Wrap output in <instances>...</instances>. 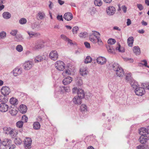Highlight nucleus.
Returning a JSON list of instances; mask_svg holds the SVG:
<instances>
[{
  "mask_svg": "<svg viewBox=\"0 0 149 149\" xmlns=\"http://www.w3.org/2000/svg\"><path fill=\"white\" fill-rule=\"evenodd\" d=\"M113 69L116 72V74L117 76L121 77L124 74V71L123 69L118 64L114 63L112 65Z\"/></svg>",
  "mask_w": 149,
  "mask_h": 149,
  "instance_id": "nucleus-1",
  "label": "nucleus"
},
{
  "mask_svg": "<svg viewBox=\"0 0 149 149\" xmlns=\"http://www.w3.org/2000/svg\"><path fill=\"white\" fill-rule=\"evenodd\" d=\"M100 34L99 32L94 31V43H97L98 45L102 46L103 42L100 38Z\"/></svg>",
  "mask_w": 149,
  "mask_h": 149,
  "instance_id": "nucleus-2",
  "label": "nucleus"
},
{
  "mask_svg": "<svg viewBox=\"0 0 149 149\" xmlns=\"http://www.w3.org/2000/svg\"><path fill=\"white\" fill-rule=\"evenodd\" d=\"M55 66L58 70L63 71L65 69V64L61 61H57L55 63Z\"/></svg>",
  "mask_w": 149,
  "mask_h": 149,
  "instance_id": "nucleus-3",
  "label": "nucleus"
},
{
  "mask_svg": "<svg viewBox=\"0 0 149 149\" xmlns=\"http://www.w3.org/2000/svg\"><path fill=\"white\" fill-rule=\"evenodd\" d=\"M49 57L53 60H56L58 58V55L57 51L55 50L52 51L49 54Z\"/></svg>",
  "mask_w": 149,
  "mask_h": 149,
  "instance_id": "nucleus-4",
  "label": "nucleus"
},
{
  "mask_svg": "<svg viewBox=\"0 0 149 149\" xmlns=\"http://www.w3.org/2000/svg\"><path fill=\"white\" fill-rule=\"evenodd\" d=\"M135 92L136 95L139 96H141L144 94L145 91L143 88L137 87L135 88Z\"/></svg>",
  "mask_w": 149,
  "mask_h": 149,
  "instance_id": "nucleus-5",
  "label": "nucleus"
},
{
  "mask_svg": "<svg viewBox=\"0 0 149 149\" xmlns=\"http://www.w3.org/2000/svg\"><path fill=\"white\" fill-rule=\"evenodd\" d=\"M31 140L30 138H26L24 140V145L26 149L31 148Z\"/></svg>",
  "mask_w": 149,
  "mask_h": 149,
  "instance_id": "nucleus-6",
  "label": "nucleus"
},
{
  "mask_svg": "<svg viewBox=\"0 0 149 149\" xmlns=\"http://www.w3.org/2000/svg\"><path fill=\"white\" fill-rule=\"evenodd\" d=\"M33 65L32 62L31 61H26L23 64L24 69L25 70H29L33 67Z\"/></svg>",
  "mask_w": 149,
  "mask_h": 149,
  "instance_id": "nucleus-7",
  "label": "nucleus"
},
{
  "mask_svg": "<svg viewBox=\"0 0 149 149\" xmlns=\"http://www.w3.org/2000/svg\"><path fill=\"white\" fill-rule=\"evenodd\" d=\"M9 108L8 106L4 102H1L0 104V111L1 112L7 111Z\"/></svg>",
  "mask_w": 149,
  "mask_h": 149,
  "instance_id": "nucleus-8",
  "label": "nucleus"
},
{
  "mask_svg": "<svg viewBox=\"0 0 149 149\" xmlns=\"http://www.w3.org/2000/svg\"><path fill=\"white\" fill-rule=\"evenodd\" d=\"M1 93L4 95H9L10 91L9 88L7 86H3L1 89Z\"/></svg>",
  "mask_w": 149,
  "mask_h": 149,
  "instance_id": "nucleus-9",
  "label": "nucleus"
},
{
  "mask_svg": "<svg viewBox=\"0 0 149 149\" xmlns=\"http://www.w3.org/2000/svg\"><path fill=\"white\" fill-rule=\"evenodd\" d=\"M44 46V42L42 40H38L35 43L34 48L36 49H40Z\"/></svg>",
  "mask_w": 149,
  "mask_h": 149,
  "instance_id": "nucleus-10",
  "label": "nucleus"
},
{
  "mask_svg": "<svg viewBox=\"0 0 149 149\" xmlns=\"http://www.w3.org/2000/svg\"><path fill=\"white\" fill-rule=\"evenodd\" d=\"M96 61L97 63L98 64L103 65L106 63L107 60L103 57L100 56L97 58Z\"/></svg>",
  "mask_w": 149,
  "mask_h": 149,
  "instance_id": "nucleus-11",
  "label": "nucleus"
},
{
  "mask_svg": "<svg viewBox=\"0 0 149 149\" xmlns=\"http://www.w3.org/2000/svg\"><path fill=\"white\" fill-rule=\"evenodd\" d=\"M148 136L147 135L144 136L142 135L139 137V141L142 144H145L148 141Z\"/></svg>",
  "mask_w": 149,
  "mask_h": 149,
  "instance_id": "nucleus-12",
  "label": "nucleus"
},
{
  "mask_svg": "<svg viewBox=\"0 0 149 149\" xmlns=\"http://www.w3.org/2000/svg\"><path fill=\"white\" fill-rule=\"evenodd\" d=\"M73 17L72 14L70 12L66 13L63 16L64 19L68 21H70L72 19Z\"/></svg>",
  "mask_w": 149,
  "mask_h": 149,
  "instance_id": "nucleus-13",
  "label": "nucleus"
},
{
  "mask_svg": "<svg viewBox=\"0 0 149 149\" xmlns=\"http://www.w3.org/2000/svg\"><path fill=\"white\" fill-rule=\"evenodd\" d=\"M12 72L14 76H17L21 74L22 70L20 68L17 67L14 69Z\"/></svg>",
  "mask_w": 149,
  "mask_h": 149,
  "instance_id": "nucleus-14",
  "label": "nucleus"
},
{
  "mask_svg": "<svg viewBox=\"0 0 149 149\" xmlns=\"http://www.w3.org/2000/svg\"><path fill=\"white\" fill-rule=\"evenodd\" d=\"M139 133L141 135H147L149 134V132L147 129L144 127H142L139 130Z\"/></svg>",
  "mask_w": 149,
  "mask_h": 149,
  "instance_id": "nucleus-15",
  "label": "nucleus"
},
{
  "mask_svg": "<svg viewBox=\"0 0 149 149\" xmlns=\"http://www.w3.org/2000/svg\"><path fill=\"white\" fill-rule=\"evenodd\" d=\"M19 110L20 112L23 114H24L26 112L27 107L26 106L23 104H21L19 107Z\"/></svg>",
  "mask_w": 149,
  "mask_h": 149,
  "instance_id": "nucleus-16",
  "label": "nucleus"
},
{
  "mask_svg": "<svg viewBox=\"0 0 149 149\" xmlns=\"http://www.w3.org/2000/svg\"><path fill=\"white\" fill-rule=\"evenodd\" d=\"M72 81V78L70 77H68L63 80L62 82L64 85H67L70 84Z\"/></svg>",
  "mask_w": 149,
  "mask_h": 149,
  "instance_id": "nucleus-17",
  "label": "nucleus"
},
{
  "mask_svg": "<svg viewBox=\"0 0 149 149\" xmlns=\"http://www.w3.org/2000/svg\"><path fill=\"white\" fill-rule=\"evenodd\" d=\"M82 98L78 97L77 96L75 97L73 100L74 102L77 104L79 105L81 103Z\"/></svg>",
  "mask_w": 149,
  "mask_h": 149,
  "instance_id": "nucleus-18",
  "label": "nucleus"
},
{
  "mask_svg": "<svg viewBox=\"0 0 149 149\" xmlns=\"http://www.w3.org/2000/svg\"><path fill=\"white\" fill-rule=\"evenodd\" d=\"M45 15L43 12H39L37 14V18L38 19H42L45 17Z\"/></svg>",
  "mask_w": 149,
  "mask_h": 149,
  "instance_id": "nucleus-19",
  "label": "nucleus"
},
{
  "mask_svg": "<svg viewBox=\"0 0 149 149\" xmlns=\"http://www.w3.org/2000/svg\"><path fill=\"white\" fill-rule=\"evenodd\" d=\"M17 133V130L15 129H12L11 131H10L9 134L12 137L14 138L16 136Z\"/></svg>",
  "mask_w": 149,
  "mask_h": 149,
  "instance_id": "nucleus-20",
  "label": "nucleus"
},
{
  "mask_svg": "<svg viewBox=\"0 0 149 149\" xmlns=\"http://www.w3.org/2000/svg\"><path fill=\"white\" fill-rule=\"evenodd\" d=\"M77 96L82 98L84 97L85 94L84 91L81 89H79L77 91Z\"/></svg>",
  "mask_w": 149,
  "mask_h": 149,
  "instance_id": "nucleus-21",
  "label": "nucleus"
},
{
  "mask_svg": "<svg viewBox=\"0 0 149 149\" xmlns=\"http://www.w3.org/2000/svg\"><path fill=\"white\" fill-rule=\"evenodd\" d=\"M106 48L109 53L112 54L115 53L114 48H113L111 45H107L106 46Z\"/></svg>",
  "mask_w": 149,
  "mask_h": 149,
  "instance_id": "nucleus-22",
  "label": "nucleus"
},
{
  "mask_svg": "<svg viewBox=\"0 0 149 149\" xmlns=\"http://www.w3.org/2000/svg\"><path fill=\"white\" fill-rule=\"evenodd\" d=\"M60 88L61 90V91L63 93L64 92H69L70 91V89L69 87L68 86H63L60 87Z\"/></svg>",
  "mask_w": 149,
  "mask_h": 149,
  "instance_id": "nucleus-23",
  "label": "nucleus"
},
{
  "mask_svg": "<svg viewBox=\"0 0 149 149\" xmlns=\"http://www.w3.org/2000/svg\"><path fill=\"white\" fill-rule=\"evenodd\" d=\"M134 41V38L133 37L131 36L129 37L127 39V42L128 45L130 47L132 46Z\"/></svg>",
  "mask_w": 149,
  "mask_h": 149,
  "instance_id": "nucleus-24",
  "label": "nucleus"
},
{
  "mask_svg": "<svg viewBox=\"0 0 149 149\" xmlns=\"http://www.w3.org/2000/svg\"><path fill=\"white\" fill-rule=\"evenodd\" d=\"M133 51L134 52L136 55H139L140 53V49L138 46L134 47Z\"/></svg>",
  "mask_w": 149,
  "mask_h": 149,
  "instance_id": "nucleus-25",
  "label": "nucleus"
},
{
  "mask_svg": "<svg viewBox=\"0 0 149 149\" xmlns=\"http://www.w3.org/2000/svg\"><path fill=\"white\" fill-rule=\"evenodd\" d=\"M129 83H130L132 87L134 88H136L138 87V83L134 79L132 80Z\"/></svg>",
  "mask_w": 149,
  "mask_h": 149,
  "instance_id": "nucleus-26",
  "label": "nucleus"
},
{
  "mask_svg": "<svg viewBox=\"0 0 149 149\" xmlns=\"http://www.w3.org/2000/svg\"><path fill=\"white\" fill-rule=\"evenodd\" d=\"M15 40L17 42H22L24 39L22 35L21 34L17 35L15 37Z\"/></svg>",
  "mask_w": 149,
  "mask_h": 149,
  "instance_id": "nucleus-27",
  "label": "nucleus"
},
{
  "mask_svg": "<svg viewBox=\"0 0 149 149\" xmlns=\"http://www.w3.org/2000/svg\"><path fill=\"white\" fill-rule=\"evenodd\" d=\"M10 102L11 104L15 105L18 104V100L17 99L13 97L10 99Z\"/></svg>",
  "mask_w": 149,
  "mask_h": 149,
  "instance_id": "nucleus-28",
  "label": "nucleus"
},
{
  "mask_svg": "<svg viewBox=\"0 0 149 149\" xmlns=\"http://www.w3.org/2000/svg\"><path fill=\"white\" fill-rule=\"evenodd\" d=\"M3 17L5 19H8L10 18L11 17L10 13L8 12H4L3 14Z\"/></svg>",
  "mask_w": 149,
  "mask_h": 149,
  "instance_id": "nucleus-29",
  "label": "nucleus"
},
{
  "mask_svg": "<svg viewBox=\"0 0 149 149\" xmlns=\"http://www.w3.org/2000/svg\"><path fill=\"white\" fill-rule=\"evenodd\" d=\"M33 126L34 129L36 130H39L40 127V125L38 122H34L33 124Z\"/></svg>",
  "mask_w": 149,
  "mask_h": 149,
  "instance_id": "nucleus-30",
  "label": "nucleus"
},
{
  "mask_svg": "<svg viewBox=\"0 0 149 149\" xmlns=\"http://www.w3.org/2000/svg\"><path fill=\"white\" fill-rule=\"evenodd\" d=\"M46 57H42L41 56H37L35 59L36 62H40L42 61L45 60Z\"/></svg>",
  "mask_w": 149,
  "mask_h": 149,
  "instance_id": "nucleus-31",
  "label": "nucleus"
},
{
  "mask_svg": "<svg viewBox=\"0 0 149 149\" xmlns=\"http://www.w3.org/2000/svg\"><path fill=\"white\" fill-rule=\"evenodd\" d=\"M6 95H1L0 96V102H6L8 100V99Z\"/></svg>",
  "mask_w": 149,
  "mask_h": 149,
  "instance_id": "nucleus-32",
  "label": "nucleus"
},
{
  "mask_svg": "<svg viewBox=\"0 0 149 149\" xmlns=\"http://www.w3.org/2000/svg\"><path fill=\"white\" fill-rule=\"evenodd\" d=\"M12 129L9 127H4L3 128V132L6 134H9Z\"/></svg>",
  "mask_w": 149,
  "mask_h": 149,
  "instance_id": "nucleus-33",
  "label": "nucleus"
},
{
  "mask_svg": "<svg viewBox=\"0 0 149 149\" xmlns=\"http://www.w3.org/2000/svg\"><path fill=\"white\" fill-rule=\"evenodd\" d=\"M27 33L29 35L30 37H32L33 36H36L39 35L40 34L39 33H36L33 31H27Z\"/></svg>",
  "mask_w": 149,
  "mask_h": 149,
  "instance_id": "nucleus-34",
  "label": "nucleus"
},
{
  "mask_svg": "<svg viewBox=\"0 0 149 149\" xmlns=\"http://www.w3.org/2000/svg\"><path fill=\"white\" fill-rule=\"evenodd\" d=\"M79 36L82 38H85L88 36V34L86 32H81L79 35Z\"/></svg>",
  "mask_w": 149,
  "mask_h": 149,
  "instance_id": "nucleus-35",
  "label": "nucleus"
},
{
  "mask_svg": "<svg viewBox=\"0 0 149 149\" xmlns=\"http://www.w3.org/2000/svg\"><path fill=\"white\" fill-rule=\"evenodd\" d=\"M80 109L82 113L85 112L87 111V107L85 104H82L80 107Z\"/></svg>",
  "mask_w": 149,
  "mask_h": 149,
  "instance_id": "nucleus-36",
  "label": "nucleus"
},
{
  "mask_svg": "<svg viewBox=\"0 0 149 149\" xmlns=\"http://www.w3.org/2000/svg\"><path fill=\"white\" fill-rule=\"evenodd\" d=\"M133 79H132V78L131 77V74L128 73L126 74L125 80L126 81H127L130 82V81H132V80Z\"/></svg>",
  "mask_w": 149,
  "mask_h": 149,
  "instance_id": "nucleus-37",
  "label": "nucleus"
},
{
  "mask_svg": "<svg viewBox=\"0 0 149 149\" xmlns=\"http://www.w3.org/2000/svg\"><path fill=\"white\" fill-rule=\"evenodd\" d=\"M9 113L12 116H15L17 113V111L15 109H11V108H9Z\"/></svg>",
  "mask_w": 149,
  "mask_h": 149,
  "instance_id": "nucleus-38",
  "label": "nucleus"
},
{
  "mask_svg": "<svg viewBox=\"0 0 149 149\" xmlns=\"http://www.w3.org/2000/svg\"><path fill=\"white\" fill-rule=\"evenodd\" d=\"M92 61V58L89 56H87L85 59L84 63H91Z\"/></svg>",
  "mask_w": 149,
  "mask_h": 149,
  "instance_id": "nucleus-39",
  "label": "nucleus"
},
{
  "mask_svg": "<svg viewBox=\"0 0 149 149\" xmlns=\"http://www.w3.org/2000/svg\"><path fill=\"white\" fill-rule=\"evenodd\" d=\"M94 3L96 6H101L102 4V2L101 0H95Z\"/></svg>",
  "mask_w": 149,
  "mask_h": 149,
  "instance_id": "nucleus-40",
  "label": "nucleus"
},
{
  "mask_svg": "<svg viewBox=\"0 0 149 149\" xmlns=\"http://www.w3.org/2000/svg\"><path fill=\"white\" fill-rule=\"evenodd\" d=\"M27 22L26 19L24 18H21L19 20V23L21 24H24Z\"/></svg>",
  "mask_w": 149,
  "mask_h": 149,
  "instance_id": "nucleus-41",
  "label": "nucleus"
},
{
  "mask_svg": "<svg viewBox=\"0 0 149 149\" xmlns=\"http://www.w3.org/2000/svg\"><path fill=\"white\" fill-rule=\"evenodd\" d=\"M116 12V10H106V12L108 15H111L114 14Z\"/></svg>",
  "mask_w": 149,
  "mask_h": 149,
  "instance_id": "nucleus-42",
  "label": "nucleus"
},
{
  "mask_svg": "<svg viewBox=\"0 0 149 149\" xmlns=\"http://www.w3.org/2000/svg\"><path fill=\"white\" fill-rule=\"evenodd\" d=\"M17 127L19 128L22 127L23 126V122L22 121H19L16 123Z\"/></svg>",
  "mask_w": 149,
  "mask_h": 149,
  "instance_id": "nucleus-43",
  "label": "nucleus"
},
{
  "mask_svg": "<svg viewBox=\"0 0 149 149\" xmlns=\"http://www.w3.org/2000/svg\"><path fill=\"white\" fill-rule=\"evenodd\" d=\"M108 43L111 45L114 44L116 42V40L114 39L110 38L108 39L107 41Z\"/></svg>",
  "mask_w": 149,
  "mask_h": 149,
  "instance_id": "nucleus-44",
  "label": "nucleus"
},
{
  "mask_svg": "<svg viewBox=\"0 0 149 149\" xmlns=\"http://www.w3.org/2000/svg\"><path fill=\"white\" fill-rule=\"evenodd\" d=\"M15 143L17 145H19L22 143V141L19 138H15L14 141Z\"/></svg>",
  "mask_w": 149,
  "mask_h": 149,
  "instance_id": "nucleus-45",
  "label": "nucleus"
},
{
  "mask_svg": "<svg viewBox=\"0 0 149 149\" xmlns=\"http://www.w3.org/2000/svg\"><path fill=\"white\" fill-rule=\"evenodd\" d=\"M118 47H117L116 48V50H118L120 52H125V50L123 47H120V45L119 44L118 45Z\"/></svg>",
  "mask_w": 149,
  "mask_h": 149,
  "instance_id": "nucleus-46",
  "label": "nucleus"
},
{
  "mask_svg": "<svg viewBox=\"0 0 149 149\" xmlns=\"http://www.w3.org/2000/svg\"><path fill=\"white\" fill-rule=\"evenodd\" d=\"M80 74L82 76H84L86 74V70L85 68L84 69L81 68L80 70Z\"/></svg>",
  "mask_w": 149,
  "mask_h": 149,
  "instance_id": "nucleus-47",
  "label": "nucleus"
},
{
  "mask_svg": "<svg viewBox=\"0 0 149 149\" xmlns=\"http://www.w3.org/2000/svg\"><path fill=\"white\" fill-rule=\"evenodd\" d=\"M16 49L19 52H21L23 49V47L21 45H18L16 47Z\"/></svg>",
  "mask_w": 149,
  "mask_h": 149,
  "instance_id": "nucleus-48",
  "label": "nucleus"
},
{
  "mask_svg": "<svg viewBox=\"0 0 149 149\" xmlns=\"http://www.w3.org/2000/svg\"><path fill=\"white\" fill-rule=\"evenodd\" d=\"M17 32L18 30L17 29L12 30L10 32V34L13 36H16Z\"/></svg>",
  "mask_w": 149,
  "mask_h": 149,
  "instance_id": "nucleus-49",
  "label": "nucleus"
},
{
  "mask_svg": "<svg viewBox=\"0 0 149 149\" xmlns=\"http://www.w3.org/2000/svg\"><path fill=\"white\" fill-rule=\"evenodd\" d=\"M61 37L62 39L65 41H67V40H68L69 41H71V40L70 39L68 38H67L66 36L64 35H61Z\"/></svg>",
  "mask_w": 149,
  "mask_h": 149,
  "instance_id": "nucleus-50",
  "label": "nucleus"
},
{
  "mask_svg": "<svg viewBox=\"0 0 149 149\" xmlns=\"http://www.w3.org/2000/svg\"><path fill=\"white\" fill-rule=\"evenodd\" d=\"M6 146L9 147L11 146V140L9 139H6Z\"/></svg>",
  "mask_w": 149,
  "mask_h": 149,
  "instance_id": "nucleus-51",
  "label": "nucleus"
},
{
  "mask_svg": "<svg viewBox=\"0 0 149 149\" xmlns=\"http://www.w3.org/2000/svg\"><path fill=\"white\" fill-rule=\"evenodd\" d=\"M40 25L36 23L33 24L32 26V28L33 29H34L35 28L38 29L40 28Z\"/></svg>",
  "mask_w": 149,
  "mask_h": 149,
  "instance_id": "nucleus-52",
  "label": "nucleus"
},
{
  "mask_svg": "<svg viewBox=\"0 0 149 149\" xmlns=\"http://www.w3.org/2000/svg\"><path fill=\"white\" fill-rule=\"evenodd\" d=\"M79 28L78 27L75 26L72 29V31L73 32V33H77V31L78 30Z\"/></svg>",
  "mask_w": 149,
  "mask_h": 149,
  "instance_id": "nucleus-53",
  "label": "nucleus"
},
{
  "mask_svg": "<svg viewBox=\"0 0 149 149\" xmlns=\"http://www.w3.org/2000/svg\"><path fill=\"white\" fill-rule=\"evenodd\" d=\"M28 119V117L25 115H24L22 117V120H23L22 121L23 122L24 121L26 123L27 122Z\"/></svg>",
  "mask_w": 149,
  "mask_h": 149,
  "instance_id": "nucleus-54",
  "label": "nucleus"
},
{
  "mask_svg": "<svg viewBox=\"0 0 149 149\" xmlns=\"http://www.w3.org/2000/svg\"><path fill=\"white\" fill-rule=\"evenodd\" d=\"M141 62H144V64H143L141 63H139L140 64H141L143 65H144L146 67L148 68H149V66L147 65V63L146 60H144L141 61Z\"/></svg>",
  "mask_w": 149,
  "mask_h": 149,
  "instance_id": "nucleus-55",
  "label": "nucleus"
},
{
  "mask_svg": "<svg viewBox=\"0 0 149 149\" xmlns=\"http://www.w3.org/2000/svg\"><path fill=\"white\" fill-rule=\"evenodd\" d=\"M6 33L4 31H2L0 33V37L1 38L6 36Z\"/></svg>",
  "mask_w": 149,
  "mask_h": 149,
  "instance_id": "nucleus-56",
  "label": "nucleus"
},
{
  "mask_svg": "<svg viewBox=\"0 0 149 149\" xmlns=\"http://www.w3.org/2000/svg\"><path fill=\"white\" fill-rule=\"evenodd\" d=\"M124 60L125 61H128L130 63H132L134 61V60L133 59L127 58H125Z\"/></svg>",
  "mask_w": 149,
  "mask_h": 149,
  "instance_id": "nucleus-57",
  "label": "nucleus"
},
{
  "mask_svg": "<svg viewBox=\"0 0 149 149\" xmlns=\"http://www.w3.org/2000/svg\"><path fill=\"white\" fill-rule=\"evenodd\" d=\"M78 81H77V84L79 86H81L82 84V81L80 78H79V79H77Z\"/></svg>",
  "mask_w": 149,
  "mask_h": 149,
  "instance_id": "nucleus-58",
  "label": "nucleus"
},
{
  "mask_svg": "<svg viewBox=\"0 0 149 149\" xmlns=\"http://www.w3.org/2000/svg\"><path fill=\"white\" fill-rule=\"evenodd\" d=\"M84 44L86 47L88 48H90V44L87 42H84Z\"/></svg>",
  "mask_w": 149,
  "mask_h": 149,
  "instance_id": "nucleus-59",
  "label": "nucleus"
},
{
  "mask_svg": "<svg viewBox=\"0 0 149 149\" xmlns=\"http://www.w3.org/2000/svg\"><path fill=\"white\" fill-rule=\"evenodd\" d=\"M57 18L58 20L60 21H63V17L62 15H58L57 17Z\"/></svg>",
  "mask_w": 149,
  "mask_h": 149,
  "instance_id": "nucleus-60",
  "label": "nucleus"
},
{
  "mask_svg": "<svg viewBox=\"0 0 149 149\" xmlns=\"http://www.w3.org/2000/svg\"><path fill=\"white\" fill-rule=\"evenodd\" d=\"M78 89L77 87H74L72 89V92L73 93H76L77 92Z\"/></svg>",
  "mask_w": 149,
  "mask_h": 149,
  "instance_id": "nucleus-61",
  "label": "nucleus"
},
{
  "mask_svg": "<svg viewBox=\"0 0 149 149\" xmlns=\"http://www.w3.org/2000/svg\"><path fill=\"white\" fill-rule=\"evenodd\" d=\"M131 24V22L130 19H127V25L128 26L130 25Z\"/></svg>",
  "mask_w": 149,
  "mask_h": 149,
  "instance_id": "nucleus-62",
  "label": "nucleus"
},
{
  "mask_svg": "<svg viewBox=\"0 0 149 149\" xmlns=\"http://www.w3.org/2000/svg\"><path fill=\"white\" fill-rule=\"evenodd\" d=\"M8 147H9V149H14L15 148L16 146L15 145H12L11 144V146Z\"/></svg>",
  "mask_w": 149,
  "mask_h": 149,
  "instance_id": "nucleus-63",
  "label": "nucleus"
},
{
  "mask_svg": "<svg viewBox=\"0 0 149 149\" xmlns=\"http://www.w3.org/2000/svg\"><path fill=\"white\" fill-rule=\"evenodd\" d=\"M137 6L139 9H143V6L141 4H138L137 5Z\"/></svg>",
  "mask_w": 149,
  "mask_h": 149,
  "instance_id": "nucleus-64",
  "label": "nucleus"
}]
</instances>
